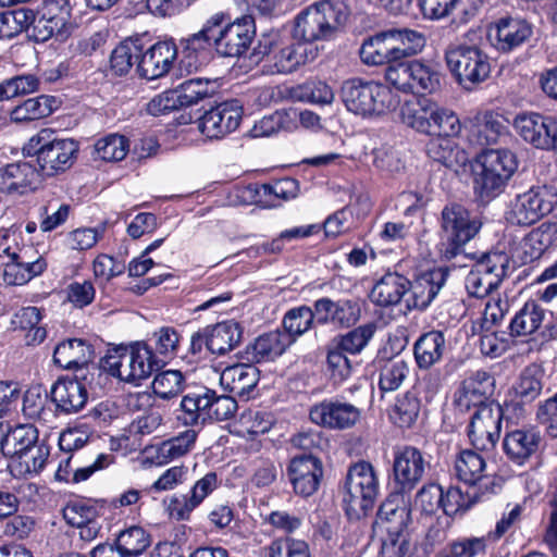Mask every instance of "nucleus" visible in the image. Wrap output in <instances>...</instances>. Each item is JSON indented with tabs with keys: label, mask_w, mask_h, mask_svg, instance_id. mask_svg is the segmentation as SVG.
Returning <instances> with one entry per match:
<instances>
[{
	"label": "nucleus",
	"mask_w": 557,
	"mask_h": 557,
	"mask_svg": "<svg viewBox=\"0 0 557 557\" xmlns=\"http://www.w3.org/2000/svg\"><path fill=\"white\" fill-rule=\"evenodd\" d=\"M79 144L73 138H60L53 131L44 128L33 135L22 147L24 157L36 158L38 172L55 176L66 172L77 159Z\"/></svg>",
	"instance_id": "obj_1"
},
{
	"label": "nucleus",
	"mask_w": 557,
	"mask_h": 557,
	"mask_svg": "<svg viewBox=\"0 0 557 557\" xmlns=\"http://www.w3.org/2000/svg\"><path fill=\"white\" fill-rule=\"evenodd\" d=\"M0 265L7 285H24L40 275L46 260L29 245L20 244V234L11 228L0 230Z\"/></svg>",
	"instance_id": "obj_2"
},
{
	"label": "nucleus",
	"mask_w": 557,
	"mask_h": 557,
	"mask_svg": "<svg viewBox=\"0 0 557 557\" xmlns=\"http://www.w3.org/2000/svg\"><path fill=\"white\" fill-rule=\"evenodd\" d=\"M380 494V482L373 467L360 461L351 466L343 486L342 500L350 520H359L372 511Z\"/></svg>",
	"instance_id": "obj_3"
},
{
	"label": "nucleus",
	"mask_w": 557,
	"mask_h": 557,
	"mask_svg": "<svg viewBox=\"0 0 557 557\" xmlns=\"http://www.w3.org/2000/svg\"><path fill=\"white\" fill-rule=\"evenodd\" d=\"M203 28L216 52L230 58L243 55L256 36V26L251 16L228 22L223 13H216L206 22Z\"/></svg>",
	"instance_id": "obj_4"
},
{
	"label": "nucleus",
	"mask_w": 557,
	"mask_h": 557,
	"mask_svg": "<svg viewBox=\"0 0 557 557\" xmlns=\"http://www.w3.org/2000/svg\"><path fill=\"white\" fill-rule=\"evenodd\" d=\"M481 223L461 205L446 206L441 218L440 251L446 259L456 257L479 232Z\"/></svg>",
	"instance_id": "obj_5"
},
{
	"label": "nucleus",
	"mask_w": 557,
	"mask_h": 557,
	"mask_svg": "<svg viewBox=\"0 0 557 557\" xmlns=\"http://www.w3.org/2000/svg\"><path fill=\"white\" fill-rule=\"evenodd\" d=\"M481 171L474 184L481 197L499 193L518 169L516 154L506 148L486 149L478 159Z\"/></svg>",
	"instance_id": "obj_6"
},
{
	"label": "nucleus",
	"mask_w": 557,
	"mask_h": 557,
	"mask_svg": "<svg viewBox=\"0 0 557 557\" xmlns=\"http://www.w3.org/2000/svg\"><path fill=\"white\" fill-rule=\"evenodd\" d=\"M556 205L557 193L553 187H532L510 202L507 220L511 224L529 226L549 214Z\"/></svg>",
	"instance_id": "obj_7"
},
{
	"label": "nucleus",
	"mask_w": 557,
	"mask_h": 557,
	"mask_svg": "<svg viewBox=\"0 0 557 557\" xmlns=\"http://www.w3.org/2000/svg\"><path fill=\"white\" fill-rule=\"evenodd\" d=\"M511 261L503 251L490 252L484 256L466 276L465 285L472 297L483 298L496 289L508 275Z\"/></svg>",
	"instance_id": "obj_8"
},
{
	"label": "nucleus",
	"mask_w": 557,
	"mask_h": 557,
	"mask_svg": "<svg viewBox=\"0 0 557 557\" xmlns=\"http://www.w3.org/2000/svg\"><path fill=\"white\" fill-rule=\"evenodd\" d=\"M446 62L459 84L467 89L486 79L491 72L487 55L475 46L450 48L446 52Z\"/></svg>",
	"instance_id": "obj_9"
},
{
	"label": "nucleus",
	"mask_w": 557,
	"mask_h": 557,
	"mask_svg": "<svg viewBox=\"0 0 557 557\" xmlns=\"http://www.w3.org/2000/svg\"><path fill=\"white\" fill-rule=\"evenodd\" d=\"M410 522L409 500L403 493L392 494L385 500V531L389 544L385 542V557H403L408 545V525Z\"/></svg>",
	"instance_id": "obj_10"
},
{
	"label": "nucleus",
	"mask_w": 557,
	"mask_h": 557,
	"mask_svg": "<svg viewBox=\"0 0 557 557\" xmlns=\"http://www.w3.org/2000/svg\"><path fill=\"white\" fill-rule=\"evenodd\" d=\"M163 102L172 104H196L205 101L208 104H233V101L222 99L216 81L189 79L174 89L166 90L153 98L149 104Z\"/></svg>",
	"instance_id": "obj_11"
},
{
	"label": "nucleus",
	"mask_w": 557,
	"mask_h": 557,
	"mask_svg": "<svg viewBox=\"0 0 557 557\" xmlns=\"http://www.w3.org/2000/svg\"><path fill=\"white\" fill-rule=\"evenodd\" d=\"M393 457V479L399 493L411 491L423 479L428 462L413 446L395 448Z\"/></svg>",
	"instance_id": "obj_12"
},
{
	"label": "nucleus",
	"mask_w": 557,
	"mask_h": 557,
	"mask_svg": "<svg viewBox=\"0 0 557 557\" xmlns=\"http://www.w3.org/2000/svg\"><path fill=\"white\" fill-rule=\"evenodd\" d=\"M502 426V407L499 405H483L476 409L469 425V438L479 450H490L495 447Z\"/></svg>",
	"instance_id": "obj_13"
},
{
	"label": "nucleus",
	"mask_w": 557,
	"mask_h": 557,
	"mask_svg": "<svg viewBox=\"0 0 557 557\" xmlns=\"http://www.w3.org/2000/svg\"><path fill=\"white\" fill-rule=\"evenodd\" d=\"M454 468L457 478L470 486H478L482 496L499 488L495 479L486 473L484 457L472 449L461 450L456 456Z\"/></svg>",
	"instance_id": "obj_14"
},
{
	"label": "nucleus",
	"mask_w": 557,
	"mask_h": 557,
	"mask_svg": "<svg viewBox=\"0 0 557 557\" xmlns=\"http://www.w3.org/2000/svg\"><path fill=\"white\" fill-rule=\"evenodd\" d=\"M532 33V25L525 20L508 16L491 24L487 37L497 51L508 53L528 41Z\"/></svg>",
	"instance_id": "obj_15"
},
{
	"label": "nucleus",
	"mask_w": 557,
	"mask_h": 557,
	"mask_svg": "<svg viewBox=\"0 0 557 557\" xmlns=\"http://www.w3.org/2000/svg\"><path fill=\"white\" fill-rule=\"evenodd\" d=\"M288 475L296 494L308 497L313 495L323 476V466L312 455L296 456L290 460Z\"/></svg>",
	"instance_id": "obj_16"
},
{
	"label": "nucleus",
	"mask_w": 557,
	"mask_h": 557,
	"mask_svg": "<svg viewBox=\"0 0 557 557\" xmlns=\"http://www.w3.org/2000/svg\"><path fill=\"white\" fill-rule=\"evenodd\" d=\"M177 58V46L173 40L158 41L140 52L137 72L147 79H156L166 75Z\"/></svg>",
	"instance_id": "obj_17"
},
{
	"label": "nucleus",
	"mask_w": 557,
	"mask_h": 557,
	"mask_svg": "<svg viewBox=\"0 0 557 557\" xmlns=\"http://www.w3.org/2000/svg\"><path fill=\"white\" fill-rule=\"evenodd\" d=\"M360 410L351 404L324 400L310 409L313 423L330 429H348L357 423Z\"/></svg>",
	"instance_id": "obj_18"
},
{
	"label": "nucleus",
	"mask_w": 557,
	"mask_h": 557,
	"mask_svg": "<svg viewBox=\"0 0 557 557\" xmlns=\"http://www.w3.org/2000/svg\"><path fill=\"white\" fill-rule=\"evenodd\" d=\"M507 122L494 110L479 112L467 124L468 140L480 147L496 144L507 134Z\"/></svg>",
	"instance_id": "obj_19"
},
{
	"label": "nucleus",
	"mask_w": 557,
	"mask_h": 557,
	"mask_svg": "<svg viewBox=\"0 0 557 557\" xmlns=\"http://www.w3.org/2000/svg\"><path fill=\"white\" fill-rule=\"evenodd\" d=\"M243 107H211L198 121L200 133L209 139H219L234 132L242 121Z\"/></svg>",
	"instance_id": "obj_20"
},
{
	"label": "nucleus",
	"mask_w": 557,
	"mask_h": 557,
	"mask_svg": "<svg viewBox=\"0 0 557 557\" xmlns=\"http://www.w3.org/2000/svg\"><path fill=\"white\" fill-rule=\"evenodd\" d=\"M495 379L484 370H478L467 376L459 388L456 403L465 410L488 405L486 400L493 395Z\"/></svg>",
	"instance_id": "obj_21"
},
{
	"label": "nucleus",
	"mask_w": 557,
	"mask_h": 557,
	"mask_svg": "<svg viewBox=\"0 0 557 557\" xmlns=\"http://www.w3.org/2000/svg\"><path fill=\"white\" fill-rule=\"evenodd\" d=\"M425 45L424 36L407 27H391L385 29V59L399 61L422 50Z\"/></svg>",
	"instance_id": "obj_22"
},
{
	"label": "nucleus",
	"mask_w": 557,
	"mask_h": 557,
	"mask_svg": "<svg viewBox=\"0 0 557 557\" xmlns=\"http://www.w3.org/2000/svg\"><path fill=\"white\" fill-rule=\"evenodd\" d=\"M38 170L26 161L0 168V191L8 195H25L35 188Z\"/></svg>",
	"instance_id": "obj_23"
},
{
	"label": "nucleus",
	"mask_w": 557,
	"mask_h": 557,
	"mask_svg": "<svg viewBox=\"0 0 557 557\" xmlns=\"http://www.w3.org/2000/svg\"><path fill=\"white\" fill-rule=\"evenodd\" d=\"M51 399L60 412L76 413L86 405L88 392L83 382L61 377L51 387Z\"/></svg>",
	"instance_id": "obj_24"
},
{
	"label": "nucleus",
	"mask_w": 557,
	"mask_h": 557,
	"mask_svg": "<svg viewBox=\"0 0 557 557\" xmlns=\"http://www.w3.org/2000/svg\"><path fill=\"white\" fill-rule=\"evenodd\" d=\"M444 283L441 273H425L409 285V295L404 299V307L398 312L406 314L411 309H425L436 297Z\"/></svg>",
	"instance_id": "obj_25"
},
{
	"label": "nucleus",
	"mask_w": 557,
	"mask_h": 557,
	"mask_svg": "<svg viewBox=\"0 0 557 557\" xmlns=\"http://www.w3.org/2000/svg\"><path fill=\"white\" fill-rule=\"evenodd\" d=\"M541 434L534 429H518L506 434L504 450L507 457L517 465H523L536 453L541 444Z\"/></svg>",
	"instance_id": "obj_26"
},
{
	"label": "nucleus",
	"mask_w": 557,
	"mask_h": 557,
	"mask_svg": "<svg viewBox=\"0 0 557 557\" xmlns=\"http://www.w3.org/2000/svg\"><path fill=\"white\" fill-rule=\"evenodd\" d=\"M212 389L201 388L183 396L180 404L178 421L184 425L203 424L211 420Z\"/></svg>",
	"instance_id": "obj_27"
},
{
	"label": "nucleus",
	"mask_w": 557,
	"mask_h": 557,
	"mask_svg": "<svg viewBox=\"0 0 557 557\" xmlns=\"http://www.w3.org/2000/svg\"><path fill=\"white\" fill-rule=\"evenodd\" d=\"M260 379L253 364L238 363L225 368L220 375L222 387L236 396L249 397Z\"/></svg>",
	"instance_id": "obj_28"
},
{
	"label": "nucleus",
	"mask_w": 557,
	"mask_h": 557,
	"mask_svg": "<svg viewBox=\"0 0 557 557\" xmlns=\"http://www.w3.org/2000/svg\"><path fill=\"white\" fill-rule=\"evenodd\" d=\"M181 51H177L176 66L181 75L196 72L203 64V53L211 45L202 27L196 34L181 40Z\"/></svg>",
	"instance_id": "obj_29"
},
{
	"label": "nucleus",
	"mask_w": 557,
	"mask_h": 557,
	"mask_svg": "<svg viewBox=\"0 0 557 557\" xmlns=\"http://www.w3.org/2000/svg\"><path fill=\"white\" fill-rule=\"evenodd\" d=\"M426 153L433 161L454 171H458L469 161L468 153L461 149L453 136L437 135L426 144Z\"/></svg>",
	"instance_id": "obj_30"
},
{
	"label": "nucleus",
	"mask_w": 557,
	"mask_h": 557,
	"mask_svg": "<svg viewBox=\"0 0 557 557\" xmlns=\"http://www.w3.org/2000/svg\"><path fill=\"white\" fill-rule=\"evenodd\" d=\"M92 359V347L81 338L63 341L57 345L53 351V362L65 370L83 368Z\"/></svg>",
	"instance_id": "obj_31"
},
{
	"label": "nucleus",
	"mask_w": 557,
	"mask_h": 557,
	"mask_svg": "<svg viewBox=\"0 0 557 557\" xmlns=\"http://www.w3.org/2000/svg\"><path fill=\"white\" fill-rule=\"evenodd\" d=\"M318 48L307 42H293L278 48L273 54V67L277 73H290L298 66L313 61L318 55Z\"/></svg>",
	"instance_id": "obj_32"
},
{
	"label": "nucleus",
	"mask_w": 557,
	"mask_h": 557,
	"mask_svg": "<svg viewBox=\"0 0 557 557\" xmlns=\"http://www.w3.org/2000/svg\"><path fill=\"white\" fill-rule=\"evenodd\" d=\"M294 37L308 45L334 38L312 4L297 16Z\"/></svg>",
	"instance_id": "obj_33"
},
{
	"label": "nucleus",
	"mask_w": 557,
	"mask_h": 557,
	"mask_svg": "<svg viewBox=\"0 0 557 557\" xmlns=\"http://www.w3.org/2000/svg\"><path fill=\"white\" fill-rule=\"evenodd\" d=\"M549 125L550 120H545L534 112L519 114L513 123L515 128L525 141L541 149H548Z\"/></svg>",
	"instance_id": "obj_34"
},
{
	"label": "nucleus",
	"mask_w": 557,
	"mask_h": 557,
	"mask_svg": "<svg viewBox=\"0 0 557 557\" xmlns=\"http://www.w3.org/2000/svg\"><path fill=\"white\" fill-rule=\"evenodd\" d=\"M205 337L206 345L212 354L224 355L239 343L242 330L237 322L228 320L212 326Z\"/></svg>",
	"instance_id": "obj_35"
},
{
	"label": "nucleus",
	"mask_w": 557,
	"mask_h": 557,
	"mask_svg": "<svg viewBox=\"0 0 557 557\" xmlns=\"http://www.w3.org/2000/svg\"><path fill=\"white\" fill-rule=\"evenodd\" d=\"M39 11L64 32L82 16V0H45Z\"/></svg>",
	"instance_id": "obj_36"
},
{
	"label": "nucleus",
	"mask_w": 557,
	"mask_h": 557,
	"mask_svg": "<svg viewBox=\"0 0 557 557\" xmlns=\"http://www.w3.org/2000/svg\"><path fill=\"white\" fill-rule=\"evenodd\" d=\"M445 350V337L440 331L422 334L414 344V358L420 369H429L441 361Z\"/></svg>",
	"instance_id": "obj_37"
},
{
	"label": "nucleus",
	"mask_w": 557,
	"mask_h": 557,
	"mask_svg": "<svg viewBox=\"0 0 557 557\" xmlns=\"http://www.w3.org/2000/svg\"><path fill=\"white\" fill-rule=\"evenodd\" d=\"M298 182L294 178L286 177L270 184L260 185L255 189L247 187L243 190V194L249 195L250 197L255 195L259 197L258 201H262V198H265L264 202L268 206L275 207L277 206L276 201L293 199L298 195Z\"/></svg>",
	"instance_id": "obj_38"
},
{
	"label": "nucleus",
	"mask_w": 557,
	"mask_h": 557,
	"mask_svg": "<svg viewBox=\"0 0 557 557\" xmlns=\"http://www.w3.org/2000/svg\"><path fill=\"white\" fill-rule=\"evenodd\" d=\"M294 343L290 335L278 330L260 335L252 345L255 361H272L280 357Z\"/></svg>",
	"instance_id": "obj_39"
},
{
	"label": "nucleus",
	"mask_w": 557,
	"mask_h": 557,
	"mask_svg": "<svg viewBox=\"0 0 557 557\" xmlns=\"http://www.w3.org/2000/svg\"><path fill=\"white\" fill-rule=\"evenodd\" d=\"M312 7L333 37L344 28L350 15L348 0H321L314 2Z\"/></svg>",
	"instance_id": "obj_40"
},
{
	"label": "nucleus",
	"mask_w": 557,
	"mask_h": 557,
	"mask_svg": "<svg viewBox=\"0 0 557 557\" xmlns=\"http://www.w3.org/2000/svg\"><path fill=\"white\" fill-rule=\"evenodd\" d=\"M381 96L382 86L379 83H363L360 79L345 82L341 90L344 104H373Z\"/></svg>",
	"instance_id": "obj_41"
},
{
	"label": "nucleus",
	"mask_w": 557,
	"mask_h": 557,
	"mask_svg": "<svg viewBox=\"0 0 557 557\" xmlns=\"http://www.w3.org/2000/svg\"><path fill=\"white\" fill-rule=\"evenodd\" d=\"M36 444H38L37 429L32 424H20L8 429L3 455L15 459Z\"/></svg>",
	"instance_id": "obj_42"
},
{
	"label": "nucleus",
	"mask_w": 557,
	"mask_h": 557,
	"mask_svg": "<svg viewBox=\"0 0 557 557\" xmlns=\"http://www.w3.org/2000/svg\"><path fill=\"white\" fill-rule=\"evenodd\" d=\"M557 242V223L546 222L532 230L524 238V252L530 260L539 259Z\"/></svg>",
	"instance_id": "obj_43"
},
{
	"label": "nucleus",
	"mask_w": 557,
	"mask_h": 557,
	"mask_svg": "<svg viewBox=\"0 0 557 557\" xmlns=\"http://www.w3.org/2000/svg\"><path fill=\"white\" fill-rule=\"evenodd\" d=\"M273 425L272 416L265 411L248 409L234 423V433L242 437L264 434Z\"/></svg>",
	"instance_id": "obj_44"
},
{
	"label": "nucleus",
	"mask_w": 557,
	"mask_h": 557,
	"mask_svg": "<svg viewBox=\"0 0 557 557\" xmlns=\"http://www.w3.org/2000/svg\"><path fill=\"white\" fill-rule=\"evenodd\" d=\"M133 376L135 383L145 380L160 367L153 350L144 342H137L128 347Z\"/></svg>",
	"instance_id": "obj_45"
},
{
	"label": "nucleus",
	"mask_w": 557,
	"mask_h": 557,
	"mask_svg": "<svg viewBox=\"0 0 557 557\" xmlns=\"http://www.w3.org/2000/svg\"><path fill=\"white\" fill-rule=\"evenodd\" d=\"M410 91L424 96L435 92L441 86V73L431 64L420 61L411 62Z\"/></svg>",
	"instance_id": "obj_46"
},
{
	"label": "nucleus",
	"mask_w": 557,
	"mask_h": 557,
	"mask_svg": "<svg viewBox=\"0 0 557 557\" xmlns=\"http://www.w3.org/2000/svg\"><path fill=\"white\" fill-rule=\"evenodd\" d=\"M150 543V535L143 528L131 527L119 534L115 549L120 557H137Z\"/></svg>",
	"instance_id": "obj_47"
},
{
	"label": "nucleus",
	"mask_w": 557,
	"mask_h": 557,
	"mask_svg": "<svg viewBox=\"0 0 557 557\" xmlns=\"http://www.w3.org/2000/svg\"><path fill=\"white\" fill-rule=\"evenodd\" d=\"M544 310L534 301H528L515 315L510 323V331L516 336L533 334L544 320Z\"/></svg>",
	"instance_id": "obj_48"
},
{
	"label": "nucleus",
	"mask_w": 557,
	"mask_h": 557,
	"mask_svg": "<svg viewBox=\"0 0 557 557\" xmlns=\"http://www.w3.org/2000/svg\"><path fill=\"white\" fill-rule=\"evenodd\" d=\"M295 117L293 112H287L286 108L276 110L273 114L263 116L250 129V135L253 138L269 137L276 134L278 131H295V124L292 119Z\"/></svg>",
	"instance_id": "obj_49"
},
{
	"label": "nucleus",
	"mask_w": 557,
	"mask_h": 557,
	"mask_svg": "<svg viewBox=\"0 0 557 557\" xmlns=\"http://www.w3.org/2000/svg\"><path fill=\"white\" fill-rule=\"evenodd\" d=\"M333 89L324 82L311 81L293 86V102H310L311 104H332Z\"/></svg>",
	"instance_id": "obj_50"
},
{
	"label": "nucleus",
	"mask_w": 557,
	"mask_h": 557,
	"mask_svg": "<svg viewBox=\"0 0 557 557\" xmlns=\"http://www.w3.org/2000/svg\"><path fill=\"white\" fill-rule=\"evenodd\" d=\"M128 347L111 349L101 360V368L121 381L135 383Z\"/></svg>",
	"instance_id": "obj_51"
},
{
	"label": "nucleus",
	"mask_w": 557,
	"mask_h": 557,
	"mask_svg": "<svg viewBox=\"0 0 557 557\" xmlns=\"http://www.w3.org/2000/svg\"><path fill=\"white\" fill-rule=\"evenodd\" d=\"M185 381V375L180 370H165L154 375L151 388L157 397L172 399L184 391Z\"/></svg>",
	"instance_id": "obj_52"
},
{
	"label": "nucleus",
	"mask_w": 557,
	"mask_h": 557,
	"mask_svg": "<svg viewBox=\"0 0 557 557\" xmlns=\"http://www.w3.org/2000/svg\"><path fill=\"white\" fill-rule=\"evenodd\" d=\"M420 403L413 395L405 394L397 397L389 410L391 421L399 428L411 426L418 418Z\"/></svg>",
	"instance_id": "obj_53"
},
{
	"label": "nucleus",
	"mask_w": 557,
	"mask_h": 557,
	"mask_svg": "<svg viewBox=\"0 0 557 557\" xmlns=\"http://www.w3.org/2000/svg\"><path fill=\"white\" fill-rule=\"evenodd\" d=\"M197 433L195 430H186L159 446V455L166 461L181 458L188 454L195 446Z\"/></svg>",
	"instance_id": "obj_54"
},
{
	"label": "nucleus",
	"mask_w": 557,
	"mask_h": 557,
	"mask_svg": "<svg viewBox=\"0 0 557 557\" xmlns=\"http://www.w3.org/2000/svg\"><path fill=\"white\" fill-rule=\"evenodd\" d=\"M129 149L128 140L117 134H111L100 138L95 144V153L97 158L114 162L123 160Z\"/></svg>",
	"instance_id": "obj_55"
},
{
	"label": "nucleus",
	"mask_w": 557,
	"mask_h": 557,
	"mask_svg": "<svg viewBox=\"0 0 557 557\" xmlns=\"http://www.w3.org/2000/svg\"><path fill=\"white\" fill-rule=\"evenodd\" d=\"M314 319L313 310L307 306H300L288 310L283 319L284 333L296 337L309 331Z\"/></svg>",
	"instance_id": "obj_56"
},
{
	"label": "nucleus",
	"mask_w": 557,
	"mask_h": 557,
	"mask_svg": "<svg viewBox=\"0 0 557 557\" xmlns=\"http://www.w3.org/2000/svg\"><path fill=\"white\" fill-rule=\"evenodd\" d=\"M49 449L42 444H36L14 459L15 468L20 475L37 474L48 459Z\"/></svg>",
	"instance_id": "obj_57"
},
{
	"label": "nucleus",
	"mask_w": 557,
	"mask_h": 557,
	"mask_svg": "<svg viewBox=\"0 0 557 557\" xmlns=\"http://www.w3.org/2000/svg\"><path fill=\"white\" fill-rule=\"evenodd\" d=\"M141 49L137 41L125 40L111 53V69L117 75L126 74L134 64V59L139 60Z\"/></svg>",
	"instance_id": "obj_58"
},
{
	"label": "nucleus",
	"mask_w": 557,
	"mask_h": 557,
	"mask_svg": "<svg viewBox=\"0 0 557 557\" xmlns=\"http://www.w3.org/2000/svg\"><path fill=\"white\" fill-rule=\"evenodd\" d=\"M374 331L375 329L372 324L362 325L335 338L333 344L345 352L355 355L364 348L372 338Z\"/></svg>",
	"instance_id": "obj_59"
},
{
	"label": "nucleus",
	"mask_w": 557,
	"mask_h": 557,
	"mask_svg": "<svg viewBox=\"0 0 557 557\" xmlns=\"http://www.w3.org/2000/svg\"><path fill=\"white\" fill-rule=\"evenodd\" d=\"M410 281L397 272H385V307H404V299L409 293Z\"/></svg>",
	"instance_id": "obj_60"
},
{
	"label": "nucleus",
	"mask_w": 557,
	"mask_h": 557,
	"mask_svg": "<svg viewBox=\"0 0 557 557\" xmlns=\"http://www.w3.org/2000/svg\"><path fill=\"white\" fill-rule=\"evenodd\" d=\"M37 87L38 79L34 75H22L10 78L0 84V102L34 92Z\"/></svg>",
	"instance_id": "obj_61"
},
{
	"label": "nucleus",
	"mask_w": 557,
	"mask_h": 557,
	"mask_svg": "<svg viewBox=\"0 0 557 557\" xmlns=\"http://www.w3.org/2000/svg\"><path fill=\"white\" fill-rule=\"evenodd\" d=\"M385 81L398 90L408 92L411 88V62L406 60L387 61L385 59Z\"/></svg>",
	"instance_id": "obj_62"
},
{
	"label": "nucleus",
	"mask_w": 557,
	"mask_h": 557,
	"mask_svg": "<svg viewBox=\"0 0 557 557\" xmlns=\"http://www.w3.org/2000/svg\"><path fill=\"white\" fill-rule=\"evenodd\" d=\"M542 391L541 374L536 369H525L515 386L516 396L522 403L534 400Z\"/></svg>",
	"instance_id": "obj_63"
},
{
	"label": "nucleus",
	"mask_w": 557,
	"mask_h": 557,
	"mask_svg": "<svg viewBox=\"0 0 557 557\" xmlns=\"http://www.w3.org/2000/svg\"><path fill=\"white\" fill-rule=\"evenodd\" d=\"M270 557H310L309 546L301 540L280 539L271 544Z\"/></svg>",
	"instance_id": "obj_64"
}]
</instances>
